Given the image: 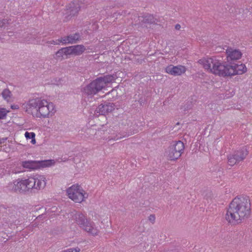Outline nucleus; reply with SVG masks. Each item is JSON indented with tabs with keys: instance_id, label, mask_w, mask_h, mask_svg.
<instances>
[{
	"instance_id": "a211bd4d",
	"label": "nucleus",
	"mask_w": 252,
	"mask_h": 252,
	"mask_svg": "<svg viewBox=\"0 0 252 252\" xmlns=\"http://www.w3.org/2000/svg\"><path fill=\"white\" fill-rule=\"evenodd\" d=\"M38 162L36 161H25L22 162L24 167L30 169H38Z\"/></svg>"
},
{
	"instance_id": "393cba45",
	"label": "nucleus",
	"mask_w": 252,
	"mask_h": 252,
	"mask_svg": "<svg viewBox=\"0 0 252 252\" xmlns=\"http://www.w3.org/2000/svg\"><path fill=\"white\" fill-rule=\"evenodd\" d=\"M96 218L97 220L100 221L102 224H105L108 222V218L107 216H100L98 215Z\"/></svg>"
},
{
	"instance_id": "f8f14e48",
	"label": "nucleus",
	"mask_w": 252,
	"mask_h": 252,
	"mask_svg": "<svg viewBox=\"0 0 252 252\" xmlns=\"http://www.w3.org/2000/svg\"><path fill=\"white\" fill-rule=\"evenodd\" d=\"M116 108L115 105L112 103H106L100 104L96 108V112L100 115L106 116L112 113Z\"/></svg>"
},
{
	"instance_id": "f257e3e1",
	"label": "nucleus",
	"mask_w": 252,
	"mask_h": 252,
	"mask_svg": "<svg viewBox=\"0 0 252 252\" xmlns=\"http://www.w3.org/2000/svg\"><path fill=\"white\" fill-rule=\"evenodd\" d=\"M198 63L207 72L222 77L242 75L247 71L244 63L226 64L215 56L202 58Z\"/></svg>"
},
{
	"instance_id": "aec40b11",
	"label": "nucleus",
	"mask_w": 252,
	"mask_h": 252,
	"mask_svg": "<svg viewBox=\"0 0 252 252\" xmlns=\"http://www.w3.org/2000/svg\"><path fill=\"white\" fill-rule=\"evenodd\" d=\"M79 10V5L78 3H71L67 8V12L70 15H75Z\"/></svg>"
},
{
	"instance_id": "20e7f679",
	"label": "nucleus",
	"mask_w": 252,
	"mask_h": 252,
	"mask_svg": "<svg viewBox=\"0 0 252 252\" xmlns=\"http://www.w3.org/2000/svg\"><path fill=\"white\" fill-rule=\"evenodd\" d=\"M73 220L76 224L88 235L96 237L100 234L99 227L96 223L90 220L81 213H76L73 216Z\"/></svg>"
},
{
	"instance_id": "ddd939ff",
	"label": "nucleus",
	"mask_w": 252,
	"mask_h": 252,
	"mask_svg": "<svg viewBox=\"0 0 252 252\" xmlns=\"http://www.w3.org/2000/svg\"><path fill=\"white\" fill-rule=\"evenodd\" d=\"M242 57V53L239 49L228 47L226 50V58L228 61H237Z\"/></svg>"
},
{
	"instance_id": "2eb2a0df",
	"label": "nucleus",
	"mask_w": 252,
	"mask_h": 252,
	"mask_svg": "<svg viewBox=\"0 0 252 252\" xmlns=\"http://www.w3.org/2000/svg\"><path fill=\"white\" fill-rule=\"evenodd\" d=\"M80 37L78 33H75L60 38V41L63 44H72L78 41Z\"/></svg>"
},
{
	"instance_id": "9d476101",
	"label": "nucleus",
	"mask_w": 252,
	"mask_h": 252,
	"mask_svg": "<svg viewBox=\"0 0 252 252\" xmlns=\"http://www.w3.org/2000/svg\"><path fill=\"white\" fill-rule=\"evenodd\" d=\"M102 90L97 79L83 88V92L87 95H94Z\"/></svg>"
},
{
	"instance_id": "c756f323",
	"label": "nucleus",
	"mask_w": 252,
	"mask_h": 252,
	"mask_svg": "<svg viewBox=\"0 0 252 252\" xmlns=\"http://www.w3.org/2000/svg\"><path fill=\"white\" fill-rule=\"evenodd\" d=\"M60 40V39L57 41H54V40L51 41L50 42H51V44L57 45V44H59L60 43H61Z\"/></svg>"
},
{
	"instance_id": "6ab92c4d",
	"label": "nucleus",
	"mask_w": 252,
	"mask_h": 252,
	"mask_svg": "<svg viewBox=\"0 0 252 252\" xmlns=\"http://www.w3.org/2000/svg\"><path fill=\"white\" fill-rule=\"evenodd\" d=\"M38 168L40 167H48L53 166L55 164V161L53 159L45 160L38 161Z\"/></svg>"
},
{
	"instance_id": "39448f33",
	"label": "nucleus",
	"mask_w": 252,
	"mask_h": 252,
	"mask_svg": "<svg viewBox=\"0 0 252 252\" xmlns=\"http://www.w3.org/2000/svg\"><path fill=\"white\" fill-rule=\"evenodd\" d=\"M67 197L75 203L81 204L85 202L88 197V193L78 184H75L66 189Z\"/></svg>"
},
{
	"instance_id": "6e6552de",
	"label": "nucleus",
	"mask_w": 252,
	"mask_h": 252,
	"mask_svg": "<svg viewBox=\"0 0 252 252\" xmlns=\"http://www.w3.org/2000/svg\"><path fill=\"white\" fill-rule=\"evenodd\" d=\"M249 152L245 147L232 151L227 156V159L230 165H234L243 160L248 156Z\"/></svg>"
},
{
	"instance_id": "f3484780",
	"label": "nucleus",
	"mask_w": 252,
	"mask_h": 252,
	"mask_svg": "<svg viewBox=\"0 0 252 252\" xmlns=\"http://www.w3.org/2000/svg\"><path fill=\"white\" fill-rule=\"evenodd\" d=\"M71 46L73 55H80L84 53L86 50V48L82 45H77Z\"/></svg>"
},
{
	"instance_id": "9b49d317",
	"label": "nucleus",
	"mask_w": 252,
	"mask_h": 252,
	"mask_svg": "<svg viewBox=\"0 0 252 252\" xmlns=\"http://www.w3.org/2000/svg\"><path fill=\"white\" fill-rule=\"evenodd\" d=\"M187 71V68L185 66L182 65H173L170 64L167 66L165 68V71L168 74L173 76H181Z\"/></svg>"
},
{
	"instance_id": "cd10ccee",
	"label": "nucleus",
	"mask_w": 252,
	"mask_h": 252,
	"mask_svg": "<svg viewBox=\"0 0 252 252\" xmlns=\"http://www.w3.org/2000/svg\"><path fill=\"white\" fill-rule=\"evenodd\" d=\"M7 23V20L5 19L0 20V28L5 27Z\"/></svg>"
},
{
	"instance_id": "1a4fd4ad",
	"label": "nucleus",
	"mask_w": 252,
	"mask_h": 252,
	"mask_svg": "<svg viewBox=\"0 0 252 252\" xmlns=\"http://www.w3.org/2000/svg\"><path fill=\"white\" fill-rule=\"evenodd\" d=\"M121 73V71H117L112 74H107L97 79L101 86L102 89H103L109 84L115 82Z\"/></svg>"
},
{
	"instance_id": "dca6fc26",
	"label": "nucleus",
	"mask_w": 252,
	"mask_h": 252,
	"mask_svg": "<svg viewBox=\"0 0 252 252\" xmlns=\"http://www.w3.org/2000/svg\"><path fill=\"white\" fill-rule=\"evenodd\" d=\"M73 55L71 46L63 48L59 50L56 53V56L58 58L63 59L64 56Z\"/></svg>"
},
{
	"instance_id": "412c9836",
	"label": "nucleus",
	"mask_w": 252,
	"mask_h": 252,
	"mask_svg": "<svg viewBox=\"0 0 252 252\" xmlns=\"http://www.w3.org/2000/svg\"><path fill=\"white\" fill-rule=\"evenodd\" d=\"M25 137L27 140H30V142L32 145H35L36 141L35 139V134L33 132L26 131L25 133Z\"/></svg>"
},
{
	"instance_id": "5701e85b",
	"label": "nucleus",
	"mask_w": 252,
	"mask_h": 252,
	"mask_svg": "<svg viewBox=\"0 0 252 252\" xmlns=\"http://www.w3.org/2000/svg\"><path fill=\"white\" fill-rule=\"evenodd\" d=\"M1 95L3 99L7 102L10 100L12 95L11 91L8 89H4L1 93Z\"/></svg>"
},
{
	"instance_id": "f03ea898",
	"label": "nucleus",
	"mask_w": 252,
	"mask_h": 252,
	"mask_svg": "<svg viewBox=\"0 0 252 252\" xmlns=\"http://www.w3.org/2000/svg\"><path fill=\"white\" fill-rule=\"evenodd\" d=\"M251 204L247 197L237 196L230 203L225 215V220L232 225L240 224L251 214Z\"/></svg>"
},
{
	"instance_id": "423d86ee",
	"label": "nucleus",
	"mask_w": 252,
	"mask_h": 252,
	"mask_svg": "<svg viewBox=\"0 0 252 252\" xmlns=\"http://www.w3.org/2000/svg\"><path fill=\"white\" fill-rule=\"evenodd\" d=\"M32 181L31 177L27 179H18L9 184V189L12 191L24 193L30 191L32 189Z\"/></svg>"
},
{
	"instance_id": "7c9ffc66",
	"label": "nucleus",
	"mask_w": 252,
	"mask_h": 252,
	"mask_svg": "<svg viewBox=\"0 0 252 252\" xmlns=\"http://www.w3.org/2000/svg\"><path fill=\"white\" fill-rule=\"evenodd\" d=\"M5 139H2L1 140H0V144H2Z\"/></svg>"
},
{
	"instance_id": "7ed1b4c3",
	"label": "nucleus",
	"mask_w": 252,
	"mask_h": 252,
	"mask_svg": "<svg viewBox=\"0 0 252 252\" xmlns=\"http://www.w3.org/2000/svg\"><path fill=\"white\" fill-rule=\"evenodd\" d=\"M25 111L37 119H44L54 117L57 110L52 102L42 97H33L23 104Z\"/></svg>"
},
{
	"instance_id": "a878e982",
	"label": "nucleus",
	"mask_w": 252,
	"mask_h": 252,
	"mask_svg": "<svg viewBox=\"0 0 252 252\" xmlns=\"http://www.w3.org/2000/svg\"><path fill=\"white\" fill-rule=\"evenodd\" d=\"M80 249L79 247H77L75 248L68 249L64 251L63 252H80Z\"/></svg>"
},
{
	"instance_id": "0eeeda50",
	"label": "nucleus",
	"mask_w": 252,
	"mask_h": 252,
	"mask_svg": "<svg viewBox=\"0 0 252 252\" xmlns=\"http://www.w3.org/2000/svg\"><path fill=\"white\" fill-rule=\"evenodd\" d=\"M184 149L183 142L181 141H174L166 152V156L170 160H176L181 156Z\"/></svg>"
},
{
	"instance_id": "bb28decb",
	"label": "nucleus",
	"mask_w": 252,
	"mask_h": 252,
	"mask_svg": "<svg viewBox=\"0 0 252 252\" xmlns=\"http://www.w3.org/2000/svg\"><path fill=\"white\" fill-rule=\"evenodd\" d=\"M148 219L149 221H150L152 223H154L155 222L156 216L154 214H151L149 215V216L148 218Z\"/></svg>"
},
{
	"instance_id": "4be33fe9",
	"label": "nucleus",
	"mask_w": 252,
	"mask_h": 252,
	"mask_svg": "<svg viewBox=\"0 0 252 252\" xmlns=\"http://www.w3.org/2000/svg\"><path fill=\"white\" fill-rule=\"evenodd\" d=\"M157 22V19L153 15H151L145 16L143 20V22L147 24H156Z\"/></svg>"
},
{
	"instance_id": "c85d7f7f",
	"label": "nucleus",
	"mask_w": 252,
	"mask_h": 252,
	"mask_svg": "<svg viewBox=\"0 0 252 252\" xmlns=\"http://www.w3.org/2000/svg\"><path fill=\"white\" fill-rule=\"evenodd\" d=\"M11 108L12 109H14V110H18L19 109V106L18 105H17V104H13V105H11V106H10Z\"/></svg>"
},
{
	"instance_id": "b1692460",
	"label": "nucleus",
	"mask_w": 252,
	"mask_h": 252,
	"mask_svg": "<svg viewBox=\"0 0 252 252\" xmlns=\"http://www.w3.org/2000/svg\"><path fill=\"white\" fill-rule=\"evenodd\" d=\"M10 111L5 108L0 107V120L6 118L7 114Z\"/></svg>"
},
{
	"instance_id": "4468645a",
	"label": "nucleus",
	"mask_w": 252,
	"mask_h": 252,
	"mask_svg": "<svg viewBox=\"0 0 252 252\" xmlns=\"http://www.w3.org/2000/svg\"><path fill=\"white\" fill-rule=\"evenodd\" d=\"M31 180L32 181V189H41L46 186V179L43 176L40 175L36 177H31Z\"/></svg>"
}]
</instances>
